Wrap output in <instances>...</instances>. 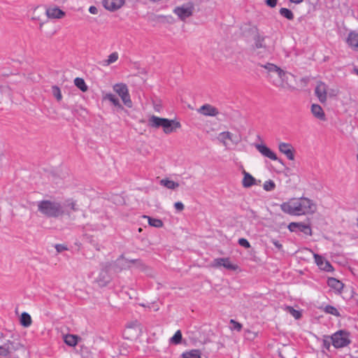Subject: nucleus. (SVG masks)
I'll list each match as a JSON object with an SVG mask.
<instances>
[{
	"instance_id": "nucleus-1",
	"label": "nucleus",
	"mask_w": 358,
	"mask_h": 358,
	"mask_svg": "<svg viewBox=\"0 0 358 358\" xmlns=\"http://www.w3.org/2000/svg\"><path fill=\"white\" fill-rule=\"evenodd\" d=\"M281 210L290 215L300 216L313 214L316 210V204L306 197L292 199L280 205Z\"/></svg>"
},
{
	"instance_id": "nucleus-2",
	"label": "nucleus",
	"mask_w": 358,
	"mask_h": 358,
	"mask_svg": "<svg viewBox=\"0 0 358 358\" xmlns=\"http://www.w3.org/2000/svg\"><path fill=\"white\" fill-rule=\"evenodd\" d=\"M37 206L38 211L47 217H57L64 213V206L57 201L43 200L38 202Z\"/></svg>"
},
{
	"instance_id": "nucleus-3",
	"label": "nucleus",
	"mask_w": 358,
	"mask_h": 358,
	"mask_svg": "<svg viewBox=\"0 0 358 358\" xmlns=\"http://www.w3.org/2000/svg\"><path fill=\"white\" fill-rule=\"evenodd\" d=\"M331 340L335 348H343L351 343L350 334L346 330H338L331 336Z\"/></svg>"
},
{
	"instance_id": "nucleus-4",
	"label": "nucleus",
	"mask_w": 358,
	"mask_h": 358,
	"mask_svg": "<svg viewBox=\"0 0 358 358\" xmlns=\"http://www.w3.org/2000/svg\"><path fill=\"white\" fill-rule=\"evenodd\" d=\"M114 92H115L121 98L124 104L128 108L132 107V101L129 93V90L126 84L117 83L113 87Z\"/></svg>"
},
{
	"instance_id": "nucleus-5",
	"label": "nucleus",
	"mask_w": 358,
	"mask_h": 358,
	"mask_svg": "<svg viewBox=\"0 0 358 358\" xmlns=\"http://www.w3.org/2000/svg\"><path fill=\"white\" fill-rule=\"evenodd\" d=\"M217 139L225 146L229 144V141L234 143V145L238 144L240 141L238 136L233 134L229 131H223L220 133L217 136Z\"/></svg>"
},
{
	"instance_id": "nucleus-6",
	"label": "nucleus",
	"mask_w": 358,
	"mask_h": 358,
	"mask_svg": "<svg viewBox=\"0 0 358 358\" xmlns=\"http://www.w3.org/2000/svg\"><path fill=\"white\" fill-rule=\"evenodd\" d=\"M288 229L292 232H302L306 235H311L312 229L309 224L301 222H291L288 225Z\"/></svg>"
},
{
	"instance_id": "nucleus-7",
	"label": "nucleus",
	"mask_w": 358,
	"mask_h": 358,
	"mask_svg": "<svg viewBox=\"0 0 358 358\" xmlns=\"http://www.w3.org/2000/svg\"><path fill=\"white\" fill-rule=\"evenodd\" d=\"M313 257L315 264L320 270L326 272H331L334 271V268L331 263L328 260H327L324 257L318 254L314 253Z\"/></svg>"
},
{
	"instance_id": "nucleus-8",
	"label": "nucleus",
	"mask_w": 358,
	"mask_h": 358,
	"mask_svg": "<svg viewBox=\"0 0 358 358\" xmlns=\"http://www.w3.org/2000/svg\"><path fill=\"white\" fill-rule=\"evenodd\" d=\"M255 147L262 156L273 161H280L275 153L266 145L257 143Z\"/></svg>"
},
{
	"instance_id": "nucleus-9",
	"label": "nucleus",
	"mask_w": 358,
	"mask_h": 358,
	"mask_svg": "<svg viewBox=\"0 0 358 358\" xmlns=\"http://www.w3.org/2000/svg\"><path fill=\"white\" fill-rule=\"evenodd\" d=\"M278 150L279 151L285 155V157L289 160H294V148L293 146L288 143L285 142H280L278 144Z\"/></svg>"
},
{
	"instance_id": "nucleus-10",
	"label": "nucleus",
	"mask_w": 358,
	"mask_h": 358,
	"mask_svg": "<svg viewBox=\"0 0 358 358\" xmlns=\"http://www.w3.org/2000/svg\"><path fill=\"white\" fill-rule=\"evenodd\" d=\"M261 66L264 68L271 74H275L278 78H282L285 79L286 76V71L281 69L278 66L271 64L266 63V64H261Z\"/></svg>"
},
{
	"instance_id": "nucleus-11",
	"label": "nucleus",
	"mask_w": 358,
	"mask_h": 358,
	"mask_svg": "<svg viewBox=\"0 0 358 358\" xmlns=\"http://www.w3.org/2000/svg\"><path fill=\"white\" fill-rule=\"evenodd\" d=\"M192 6H182L174 9V13L181 20H185L192 15Z\"/></svg>"
},
{
	"instance_id": "nucleus-12",
	"label": "nucleus",
	"mask_w": 358,
	"mask_h": 358,
	"mask_svg": "<svg viewBox=\"0 0 358 358\" xmlns=\"http://www.w3.org/2000/svg\"><path fill=\"white\" fill-rule=\"evenodd\" d=\"M16 350L14 343L8 341L0 346V357L10 358V354Z\"/></svg>"
},
{
	"instance_id": "nucleus-13",
	"label": "nucleus",
	"mask_w": 358,
	"mask_h": 358,
	"mask_svg": "<svg viewBox=\"0 0 358 358\" xmlns=\"http://www.w3.org/2000/svg\"><path fill=\"white\" fill-rule=\"evenodd\" d=\"M213 266L216 267L223 266L231 271H234L237 266L231 263L229 258H217L213 261Z\"/></svg>"
},
{
	"instance_id": "nucleus-14",
	"label": "nucleus",
	"mask_w": 358,
	"mask_h": 358,
	"mask_svg": "<svg viewBox=\"0 0 358 358\" xmlns=\"http://www.w3.org/2000/svg\"><path fill=\"white\" fill-rule=\"evenodd\" d=\"M124 2V0H103V6L108 10L115 11L120 8Z\"/></svg>"
},
{
	"instance_id": "nucleus-15",
	"label": "nucleus",
	"mask_w": 358,
	"mask_h": 358,
	"mask_svg": "<svg viewBox=\"0 0 358 358\" xmlns=\"http://www.w3.org/2000/svg\"><path fill=\"white\" fill-rule=\"evenodd\" d=\"M180 124L178 122H176L173 120H169L165 118L164 122H162V127L163 128L164 132L165 134H170L173 132L174 129L180 128Z\"/></svg>"
},
{
	"instance_id": "nucleus-16",
	"label": "nucleus",
	"mask_w": 358,
	"mask_h": 358,
	"mask_svg": "<svg viewBox=\"0 0 358 358\" xmlns=\"http://www.w3.org/2000/svg\"><path fill=\"white\" fill-rule=\"evenodd\" d=\"M327 285L332 289L336 294L342 293L344 285L343 283L335 278H329L327 280Z\"/></svg>"
},
{
	"instance_id": "nucleus-17",
	"label": "nucleus",
	"mask_w": 358,
	"mask_h": 358,
	"mask_svg": "<svg viewBox=\"0 0 358 358\" xmlns=\"http://www.w3.org/2000/svg\"><path fill=\"white\" fill-rule=\"evenodd\" d=\"M327 85L322 82L318 83L315 87V94L322 103L325 102L327 100Z\"/></svg>"
},
{
	"instance_id": "nucleus-18",
	"label": "nucleus",
	"mask_w": 358,
	"mask_h": 358,
	"mask_svg": "<svg viewBox=\"0 0 358 358\" xmlns=\"http://www.w3.org/2000/svg\"><path fill=\"white\" fill-rule=\"evenodd\" d=\"M198 111L203 115L211 117L216 116L219 113L218 110L210 104L203 105Z\"/></svg>"
},
{
	"instance_id": "nucleus-19",
	"label": "nucleus",
	"mask_w": 358,
	"mask_h": 358,
	"mask_svg": "<svg viewBox=\"0 0 358 358\" xmlns=\"http://www.w3.org/2000/svg\"><path fill=\"white\" fill-rule=\"evenodd\" d=\"M347 43L350 48L357 51L358 50V34L355 31L350 32L347 38Z\"/></svg>"
},
{
	"instance_id": "nucleus-20",
	"label": "nucleus",
	"mask_w": 358,
	"mask_h": 358,
	"mask_svg": "<svg viewBox=\"0 0 358 358\" xmlns=\"http://www.w3.org/2000/svg\"><path fill=\"white\" fill-rule=\"evenodd\" d=\"M110 280V278L108 274V268L102 269L96 279L97 282L101 287L106 286Z\"/></svg>"
},
{
	"instance_id": "nucleus-21",
	"label": "nucleus",
	"mask_w": 358,
	"mask_h": 358,
	"mask_svg": "<svg viewBox=\"0 0 358 358\" xmlns=\"http://www.w3.org/2000/svg\"><path fill=\"white\" fill-rule=\"evenodd\" d=\"M46 13L49 18L53 19H60L65 15L64 11L57 7L49 8Z\"/></svg>"
},
{
	"instance_id": "nucleus-22",
	"label": "nucleus",
	"mask_w": 358,
	"mask_h": 358,
	"mask_svg": "<svg viewBox=\"0 0 358 358\" xmlns=\"http://www.w3.org/2000/svg\"><path fill=\"white\" fill-rule=\"evenodd\" d=\"M286 74L287 75L285 77V79H283L282 78H278V80H275L273 81V84L276 87L282 88L291 87V85L289 83V77H293V75L287 72H286Z\"/></svg>"
},
{
	"instance_id": "nucleus-23",
	"label": "nucleus",
	"mask_w": 358,
	"mask_h": 358,
	"mask_svg": "<svg viewBox=\"0 0 358 358\" xmlns=\"http://www.w3.org/2000/svg\"><path fill=\"white\" fill-rule=\"evenodd\" d=\"M311 113L314 115L315 117L317 118L320 120H325V114L322 108L318 105L313 103L311 106Z\"/></svg>"
},
{
	"instance_id": "nucleus-24",
	"label": "nucleus",
	"mask_w": 358,
	"mask_h": 358,
	"mask_svg": "<svg viewBox=\"0 0 358 358\" xmlns=\"http://www.w3.org/2000/svg\"><path fill=\"white\" fill-rule=\"evenodd\" d=\"M244 177L242 181L244 187H250L255 184V178L249 173L243 171Z\"/></svg>"
},
{
	"instance_id": "nucleus-25",
	"label": "nucleus",
	"mask_w": 358,
	"mask_h": 358,
	"mask_svg": "<svg viewBox=\"0 0 358 358\" xmlns=\"http://www.w3.org/2000/svg\"><path fill=\"white\" fill-rule=\"evenodd\" d=\"M165 118L159 117L155 115H152L148 120V125L150 127L159 128L162 127V122Z\"/></svg>"
},
{
	"instance_id": "nucleus-26",
	"label": "nucleus",
	"mask_w": 358,
	"mask_h": 358,
	"mask_svg": "<svg viewBox=\"0 0 358 358\" xmlns=\"http://www.w3.org/2000/svg\"><path fill=\"white\" fill-rule=\"evenodd\" d=\"M119 58V55L117 52H113L108 57L107 59L102 61L101 64L103 66H108L111 64L115 63Z\"/></svg>"
},
{
	"instance_id": "nucleus-27",
	"label": "nucleus",
	"mask_w": 358,
	"mask_h": 358,
	"mask_svg": "<svg viewBox=\"0 0 358 358\" xmlns=\"http://www.w3.org/2000/svg\"><path fill=\"white\" fill-rule=\"evenodd\" d=\"M160 185L169 189H175L179 187V183L169 179H162L160 180Z\"/></svg>"
},
{
	"instance_id": "nucleus-28",
	"label": "nucleus",
	"mask_w": 358,
	"mask_h": 358,
	"mask_svg": "<svg viewBox=\"0 0 358 358\" xmlns=\"http://www.w3.org/2000/svg\"><path fill=\"white\" fill-rule=\"evenodd\" d=\"M20 324L24 327H28L31 324V317L29 313L26 312L22 313L20 317Z\"/></svg>"
},
{
	"instance_id": "nucleus-29",
	"label": "nucleus",
	"mask_w": 358,
	"mask_h": 358,
	"mask_svg": "<svg viewBox=\"0 0 358 358\" xmlns=\"http://www.w3.org/2000/svg\"><path fill=\"white\" fill-rule=\"evenodd\" d=\"M201 352L199 350H191L182 354V358H201Z\"/></svg>"
},
{
	"instance_id": "nucleus-30",
	"label": "nucleus",
	"mask_w": 358,
	"mask_h": 358,
	"mask_svg": "<svg viewBox=\"0 0 358 358\" xmlns=\"http://www.w3.org/2000/svg\"><path fill=\"white\" fill-rule=\"evenodd\" d=\"M105 99L111 102L115 106L122 108V106L120 104L119 99L114 94L108 93L106 94Z\"/></svg>"
},
{
	"instance_id": "nucleus-31",
	"label": "nucleus",
	"mask_w": 358,
	"mask_h": 358,
	"mask_svg": "<svg viewBox=\"0 0 358 358\" xmlns=\"http://www.w3.org/2000/svg\"><path fill=\"white\" fill-rule=\"evenodd\" d=\"M144 217L148 219L149 224L152 227L160 228L163 226V222L159 219L153 218L149 216H144Z\"/></svg>"
},
{
	"instance_id": "nucleus-32",
	"label": "nucleus",
	"mask_w": 358,
	"mask_h": 358,
	"mask_svg": "<svg viewBox=\"0 0 358 358\" xmlns=\"http://www.w3.org/2000/svg\"><path fill=\"white\" fill-rule=\"evenodd\" d=\"M64 342L69 346H75L78 343V337L74 335L69 334L64 337Z\"/></svg>"
},
{
	"instance_id": "nucleus-33",
	"label": "nucleus",
	"mask_w": 358,
	"mask_h": 358,
	"mask_svg": "<svg viewBox=\"0 0 358 358\" xmlns=\"http://www.w3.org/2000/svg\"><path fill=\"white\" fill-rule=\"evenodd\" d=\"M74 84L82 92H86L87 90V86L85 84V82L83 78H76L74 80Z\"/></svg>"
},
{
	"instance_id": "nucleus-34",
	"label": "nucleus",
	"mask_w": 358,
	"mask_h": 358,
	"mask_svg": "<svg viewBox=\"0 0 358 358\" xmlns=\"http://www.w3.org/2000/svg\"><path fill=\"white\" fill-rule=\"evenodd\" d=\"M279 13L287 20H292L294 18L293 13L288 8H281L279 10Z\"/></svg>"
},
{
	"instance_id": "nucleus-35",
	"label": "nucleus",
	"mask_w": 358,
	"mask_h": 358,
	"mask_svg": "<svg viewBox=\"0 0 358 358\" xmlns=\"http://www.w3.org/2000/svg\"><path fill=\"white\" fill-rule=\"evenodd\" d=\"M324 311L326 313H327V314H330V315H334V316H339L340 315V313H339L338 310L334 306H330V305L326 306L324 308Z\"/></svg>"
},
{
	"instance_id": "nucleus-36",
	"label": "nucleus",
	"mask_w": 358,
	"mask_h": 358,
	"mask_svg": "<svg viewBox=\"0 0 358 358\" xmlns=\"http://www.w3.org/2000/svg\"><path fill=\"white\" fill-rule=\"evenodd\" d=\"M182 340V334L180 330H178L174 335L171 338L170 341L173 344L180 343Z\"/></svg>"
},
{
	"instance_id": "nucleus-37",
	"label": "nucleus",
	"mask_w": 358,
	"mask_h": 358,
	"mask_svg": "<svg viewBox=\"0 0 358 358\" xmlns=\"http://www.w3.org/2000/svg\"><path fill=\"white\" fill-rule=\"evenodd\" d=\"M275 187V185L273 180H267L264 183L263 187L266 191H271L273 190Z\"/></svg>"
},
{
	"instance_id": "nucleus-38",
	"label": "nucleus",
	"mask_w": 358,
	"mask_h": 358,
	"mask_svg": "<svg viewBox=\"0 0 358 358\" xmlns=\"http://www.w3.org/2000/svg\"><path fill=\"white\" fill-rule=\"evenodd\" d=\"M230 324H231V329L236 330L237 331H240L242 329V325L239 322L235 321L234 320H230Z\"/></svg>"
},
{
	"instance_id": "nucleus-39",
	"label": "nucleus",
	"mask_w": 358,
	"mask_h": 358,
	"mask_svg": "<svg viewBox=\"0 0 358 358\" xmlns=\"http://www.w3.org/2000/svg\"><path fill=\"white\" fill-rule=\"evenodd\" d=\"M52 93L58 101H60L62 99L61 91L58 87H52Z\"/></svg>"
},
{
	"instance_id": "nucleus-40",
	"label": "nucleus",
	"mask_w": 358,
	"mask_h": 358,
	"mask_svg": "<svg viewBox=\"0 0 358 358\" xmlns=\"http://www.w3.org/2000/svg\"><path fill=\"white\" fill-rule=\"evenodd\" d=\"M238 243L240 245L244 247L245 248H249L250 247V244L248 241L243 238L238 239Z\"/></svg>"
},
{
	"instance_id": "nucleus-41",
	"label": "nucleus",
	"mask_w": 358,
	"mask_h": 358,
	"mask_svg": "<svg viewBox=\"0 0 358 358\" xmlns=\"http://www.w3.org/2000/svg\"><path fill=\"white\" fill-rule=\"evenodd\" d=\"M289 313L295 319H299L301 317V313L293 308L289 307Z\"/></svg>"
},
{
	"instance_id": "nucleus-42",
	"label": "nucleus",
	"mask_w": 358,
	"mask_h": 358,
	"mask_svg": "<svg viewBox=\"0 0 358 358\" xmlns=\"http://www.w3.org/2000/svg\"><path fill=\"white\" fill-rule=\"evenodd\" d=\"M56 250L57 252H62L64 250H67L68 248L66 245H62V244H56L55 246Z\"/></svg>"
},
{
	"instance_id": "nucleus-43",
	"label": "nucleus",
	"mask_w": 358,
	"mask_h": 358,
	"mask_svg": "<svg viewBox=\"0 0 358 358\" xmlns=\"http://www.w3.org/2000/svg\"><path fill=\"white\" fill-rule=\"evenodd\" d=\"M123 263H126L125 259H124L123 257H120L115 262V264L117 266L123 265ZM122 268H123V266H119L118 270H122Z\"/></svg>"
},
{
	"instance_id": "nucleus-44",
	"label": "nucleus",
	"mask_w": 358,
	"mask_h": 358,
	"mask_svg": "<svg viewBox=\"0 0 358 358\" xmlns=\"http://www.w3.org/2000/svg\"><path fill=\"white\" fill-rule=\"evenodd\" d=\"M174 206L178 211H182L184 209V204L180 201L176 202Z\"/></svg>"
},
{
	"instance_id": "nucleus-45",
	"label": "nucleus",
	"mask_w": 358,
	"mask_h": 358,
	"mask_svg": "<svg viewBox=\"0 0 358 358\" xmlns=\"http://www.w3.org/2000/svg\"><path fill=\"white\" fill-rule=\"evenodd\" d=\"M266 3L271 8H274L277 4V0H266Z\"/></svg>"
},
{
	"instance_id": "nucleus-46",
	"label": "nucleus",
	"mask_w": 358,
	"mask_h": 358,
	"mask_svg": "<svg viewBox=\"0 0 358 358\" xmlns=\"http://www.w3.org/2000/svg\"><path fill=\"white\" fill-rule=\"evenodd\" d=\"M271 242L273 244V245H275V247L276 248H278V250L282 249V244L278 241H277V240H272Z\"/></svg>"
},
{
	"instance_id": "nucleus-47",
	"label": "nucleus",
	"mask_w": 358,
	"mask_h": 358,
	"mask_svg": "<svg viewBox=\"0 0 358 358\" xmlns=\"http://www.w3.org/2000/svg\"><path fill=\"white\" fill-rule=\"evenodd\" d=\"M89 12L91 13V14H94V15H96L98 13V9L96 6H91L90 8H89Z\"/></svg>"
},
{
	"instance_id": "nucleus-48",
	"label": "nucleus",
	"mask_w": 358,
	"mask_h": 358,
	"mask_svg": "<svg viewBox=\"0 0 358 358\" xmlns=\"http://www.w3.org/2000/svg\"><path fill=\"white\" fill-rule=\"evenodd\" d=\"M323 347L327 348V350H329V347H330V343L329 341H326V340H324L323 341Z\"/></svg>"
},
{
	"instance_id": "nucleus-49",
	"label": "nucleus",
	"mask_w": 358,
	"mask_h": 358,
	"mask_svg": "<svg viewBox=\"0 0 358 358\" xmlns=\"http://www.w3.org/2000/svg\"><path fill=\"white\" fill-rule=\"evenodd\" d=\"M75 205H76V204H75V203H74L73 201H69V203H68V206H70V207H71V208L72 210H76V208H75Z\"/></svg>"
},
{
	"instance_id": "nucleus-50",
	"label": "nucleus",
	"mask_w": 358,
	"mask_h": 358,
	"mask_svg": "<svg viewBox=\"0 0 358 358\" xmlns=\"http://www.w3.org/2000/svg\"><path fill=\"white\" fill-rule=\"evenodd\" d=\"M292 3H301L303 0H289Z\"/></svg>"
},
{
	"instance_id": "nucleus-51",
	"label": "nucleus",
	"mask_w": 358,
	"mask_h": 358,
	"mask_svg": "<svg viewBox=\"0 0 358 358\" xmlns=\"http://www.w3.org/2000/svg\"><path fill=\"white\" fill-rule=\"evenodd\" d=\"M355 71L356 72V73L358 75V69H355Z\"/></svg>"
},
{
	"instance_id": "nucleus-52",
	"label": "nucleus",
	"mask_w": 358,
	"mask_h": 358,
	"mask_svg": "<svg viewBox=\"0 0 358 358\" xmlns=\"http://www.w3.org/2000/svg\"><path fill=\"white\" fill-rule=\"evenodd\" d=\"M357 161H358V153H357Z\"/></svg>"
}]
</instances>
